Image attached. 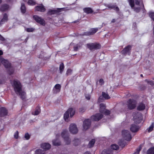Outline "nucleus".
Returning a JSON list of instances; mask_svg holds the SVG:
<instances>
[{
	"label": "nucleus",
	"instance_id": "nucleus-1",
	"mask_svg": "<svg viewBox=\"0 0 154 154\" xmlns=\"http://www.w3.org/2000/svg\"><path fill=\"white\" fill-rule=\"evenodd\" d=\"M100 113L96 114L91 117V120L94 121H97L101 119L103 117L104 114L108 115L110 114V111L105 109V105L103 103L100 104Z\"/></svg>",
	"mask_w": 154,
	"mask_h": 154
},
{
	"label": "nucleus",
	"instance_id": "nucleus-2",
	"mask_svg": "<svg viewBox=\"0 0 154 154\" xmlns=\"http://www.w3.org/2000/svg\"><path fill=\"white\" fill-rule=\"evenodd\" d=\"M12 85L16 94H18L22 99H24L25 97L26 94L22 90V86L20 82L18 80H14L12 83Z\"/></svg>",
	"mask_w": 154,
	"mask_h": 154
},
{
	"label": "nucleus",
	"instance_id": "nucleus-3",
	"mask_svg": "<svg viewBox=\"0 0 154 154\" xmlns=\"http://www.w3.org/2000/svg\"><path fill=\"white\" fill-rule=\"evenodd\" d=\"M0 61L5 67L7 69L8 72L10 75H11L14 73V68L11 66V63L8 60H5L2 58H0Z\"/></svg>",
	"mask_w": 154,
	"mask_h": 154
},
{
	"label": "nucleus",
	"instance_id": "nucleus-4",
	"mask_svg": "<svg viewBox=\"0 0 154 154\" xmlns=\"http://www.w3.org/2000/svg\"><path fill=\"white\" fill-rule=\"evenodd\" d=\"M0 61L5 67L7 69L8 72L10 75H11L14 73V68L11 66V63L8 60H5L2 58H0Z\"/></svg>",
	"mask_w": 154,
	"mask_h": 154
},
{
	"label": "nucleus",
	"instance_id": "nucleus-5",
	"mask_svg": "<svg viewBox=\"0 0 154 154\" xmlns=\"http://www.w3.org/2000/svg\"><path fill=\"white\" fill-rule=\"evenodd\" d=\"M61 136L63 138L66 144H69L71 141L69 137L68 131L66 130H63L61 133Z\"/></svg>",
	"mask_w": 154,
	"mask_h": 154
},
{
	"label": "nucleus",
	"instance_id": "nucleus-6",
	"mask_svg": "<svg viewBox=\"0 0 154 154\" xmlns=\"http://www.w3.org/2000/svg\"><path fill=\"white\" fill-rule=\"evenodd\" d=\"M88 48L91 50L93 49H98L100 48L101 46L100 44L97 43H90L87 44Z\"/></svg>",
	"mask_w": 154,
	"mask_h": 154
},
{
	"label": "nucleus",
	"instance_id": "nucleus-7",
	"mask_svg": "<svg viewBox=\"0 0 154 154\" xmlns=\"http://www.w3.org/2000/svg\"><path fill=\"white\" fill-rule=\"evenodd\" d=\"M69 130L70 132L73 134H77L78 131L76 125L73 123H72L69 125Z\"/></svg>",
	"mask_w": 154,
	"mask_h": 154
},
{
	"label": "nucleus",
	"instance_id": "nucleus-8",
	"mask_svg": "<svg viewBox=\"0 0 154 154\" xmlns=\"http://www.w3.org/2000/svg\"><path fill=\"white\" fill-rule=\"evenodd\" d=\"M122 134V136L125 140L129 141L131 139V135L128 131L126 130H123Z\"/></svg>",
	"mask_w": 154,
	"mask_h": 154
},
{
	"label": "nucleus",
	"instance_id": "nucleus-9",
	"mask_svg": "<svg viewBox=\"0 0 154 154\" xmlns=\"http://www.w3.org/2000/svg\"><path fill=\"white\" fill-rule=\"evenodd\" d=\"M134 121L137 123H139L142 119L141 114L140 113H137L136 115H133Z\"/></svg>",
	"mask_w": 154,
	"mask_h": 154
},
{
	"label": "nucleus",
	"instance_id": "nucleus-10",
	"mask_svg": "<svg viewBox=\"0 0 154 154\" xmlns=\"http://www.w3.org/2000/svg\"><path fill=\"white\" fill-rule=\"evenodd\" d=\"M136 102L133 100H129L128 102V106L129 109H134L136 106Z\"/></svg>",
	"mask_w": 154,
	"mask_h": 154
},
{
	"label": "nucleus",
	"instance_id": "nucleus-11",
	"mask_svg": "<svg viewBox=\"0 0 154 154\" xmlns=\"http://www.w3.org/2000/svg\"><path fill=\"white\" fill-rule=\"evenodd\" d=\"M91 121L89 119L85 120L83 123V127L84 130H87L90 127Z\"/></svg>",
	"mask_w": 154,
	"mask_h": 154
},
{
	"label": "nucleus",
	"instance_id": "nucleus-12",
	"mask_svg": "<svg viewBox=\"0 0 154 154\" xmlns=\"http://www.w3.org/2000/svg\"><path fill=\"white\" fill-rule=\"evenodd\" d=\"M34 19L40 24L44 26L45 24V21L41 17L37 15H34L33 17Z\"/></svg>",
	"mask_w": 154,
	"mask_h": 154
},
{
	"label": "nucleus",
	"instance_id": "nucleus-13",
	"mask_svg": "<svg viewBox=\"0 0 154 154\" xmlns=\"http://www.w3.org/2000/svg\"><path fill=\"white\" fill-rule=\"evenodd\" d=\"M105 6L110 9H114L117 12H118L119 11V9L118 7L116 6L115 5L112 4H106Z\"/></svg>",
	"mask_w": 154,
	"mask_h": 154
},
{
	"label": "nucleus",
	"instance_id": "nucleus-14",
	"mask_svg": "<svg viewBox=\"0 0 154 154\" xmlns=\"http://www.w3.org/2000/svg\"><path fill=\"white\" fill-rule=\"evenodd\" d=\"M60 136L59 134H57L56 135V139L53 140L52 143L53 145L54 146H59L61 144V142L58 139Z\"/></svg>",
	"mask_w": 154,
	"mask_h": 154
},
{
	"label": "nucleus",
	"instance_id": "nucleus-15",
	"mask_svg": "<svg viewBox=\"0 0 154 154\" xmlns=\"http://www.w3.org/2000/svg\"><path fill=\"white\" fill-rule=\"evenodd\" d=\"M8 112L6 109L3 107H0V116L7 115Z\"/></svg>",
	"mask_w": 154,
	"mask_h": 154
},
{
	"label": "nucleus",
	"instance_id": "nucleus-16",
	"mask_svg": "<svg viewBox=\"0 0 154 154\" xmlns=\"http://www.w3.org/2000/svg\"><path fill=\"white\" fill-rule=\"evenodd\" d=\"M35 9L36 11L41 12H44L45 10L44 6L42 4L36 6Z\"/></svg>",
	"mask_w": 154,
	"mask_h": 154
},
{
	"label": "nucleus",
	"instance_id": "nucleus-17",
	"mask_svg": "<svg viewBox=\"0 0 154 154\" xmlns=\"http://www.w3.org/2000/svg\"><path fill=\"white\" fill-rule=\"evenodd\" d=\"M97 30V28L91 29L89 32H86L85 35H92L95 33Z\"/></svg>",
	"mask_w": 154,
	"mask_h": 154
},
{
	"label": "nucleus",
	"instance_id": "nucleus-18",
	"mask_svg": "<svg viewBox=\"0 0 154 154\" xmlns=\"http://www.w3.org/2000/svg\"><path fill=\"white\" fill-rule=\"evenodd\" d=\"M139 128V126H137L134 124H132L130 128V130L132 132H135L137 131Z\"/></svg>",
	"mask_w": 154,
	"mask_h": 154
},
{
	"label": "nucleus",
	"instance_id": "nucleus-19",
	"mask_svg": "<svg viewBox=\"0 0 154 154\" xmlns=\"http://www.w3.org/2000/svg\"><path fill=\"white\" fill-rule=\"evenodd\" d=\"M61 86L59 84H57L55 85L53 88V92L55 93H57L59 92Z\"/></svg>",
	"mask_w": 154,
	"mask_h": 154
},
{
	"label": "nucleus",
	"instance_id": "nucleus-20",
	"mask_svg": "<svg viewBox=\"0 0 154 154\" xmlns=\"http://www.w3.org/2000/svg\"><path fill=\"white\" fill-rule=\"evenodd\" d=\"M41 147L45 150H47L51 147V145L48 143H44L42 144L41 146Z\"/></svg>",
	"mask_w": 154,
	"mask_h": 154
},
{
	"label": "nucleus",
	"instance_id": "nucleus-21",
	"mask_svg": "<svg viewBox=\"0 0 154 154\" xmlns=\"http://www.w3.org/2000/svg\"><path fill=\"white\" fill-rule=\"evenodd\" d=\"M69 114L71 117H72L75 113V109L74 108H70L67 110Z\"/></svg>",
	"mask_w": 154,
	"mask_h": 154
},
{
	"label": "nucleus",
	"instance_id": "nucleus-22",
	"mask_svg": "<svg viewBox=\"0 0 154 154\" xmlns=\"http://www.w3.org/2000/svg\"><path fill=\"white\" fill-rule=\"evenodd\" d=\"M8 16L6 14H4L2 19L0 21V26L8 20Z\"/></svg>",
	"mask_w": 154,
	"mask_h": 154
},
{
	"label": "nucleus",
	"instance_id": "nucleus-23",
	"mask_svg": "<svg viewBox=\"0 0 154 154\" xmlns=\"http://www.w3.org/2000/svg\"><path fill=\"white\" fill-rule=\"evenodd\" d=\"M41 109L39 106H37L34 112H32V114L34 115H37L40 113Z\"/></svg>",
	"mask_w": 154,
	"mask_h": 154
},
{
	"label": "nucleus",
	"instance_id": "nucleus-24",
	"mask_svg": "<svg viewBox=\"0 0 154 154\" xmlns=\"http://www.w3.org/2000/svg\"><path fill=\"white\" fill-rule=\"evenodd\" d=\"M145 108V106L144 104L141 103L139 104L137 106V109L139 110H142L144 109Z\"/></svg>",
	"mask_w": 154,
	"mask_h": 154
},
{
	"label": "nucleus",
	"instance_id": "nucleus-25",
	"mask_svg": "<svg viewBox=\"0 0 154 154\" xmlns=\"http://www.w3.org/2000/svg\"><path fill=\"white\" fill-rule=\"evenodd\" d=\"M83 11L84 12L87 13L89 14L93 12V11L91 8H84Z\"/></svg>",
	"mask_w": 154,
	"mask_h": 154
},
{
	"label": "nucleus",
	"instance_id": "nucleus-26",
	"mask_svg": "<svg viewBox=\"0 0 154 154\" xmlns=\"http://www.w3.org/2000/svg\"><path fill=\"white\" fill-rule=\"evenodd\" d=\"M83 44L82 42H80L77 44L74 47V50L75 51H77L79 48H81Z\"/></svg>",
	"mask_w": 154,
	"mask_h": 154
},
{
	"label": "nucleus",
	"instance_id": "nucleus-27",
	"mask_svg": "<svg viewBox=\"0 0 154 154\" xmlns=\"http://www.w3.org/2000/svg\"><path fill=\"white\" fill-rule=\"evenodd\" d=\"M69 114L67 110L64 113V119L65 120L66 122L68 121V118L69 117Z\"/></svg>",
	"mask_w": 154,
	"mask_h": 154
},
{
	"label": "nucleus",
	"instance_id": "nucleus-28",
	"mask_svg": "<svg viewBox=\"0 0 154 154\" xmlns=\"http://www.w3.org/2000/svg\"><path fill=\"white\" fill-rule=\"evenodd\" d=\"M112 152L110 149H104L101 153V154H112Z\"/></svg>",
	"mask_w": 154,
	"mask_h": 154
},
{
	"label": "nucleus",
	"instance_id": "nucleus-29",
	"mask_svg": "<svg viewBox=\"0 0 154 154\" xmlns=\"http://www.w3.org/2000/svg\"><path fill=\"white\" fill-rule=\"evenodd\" d=\"M8 8V6L7 5H2L0 8V10L2 11H4L7 10Z\"/></svg>",
	"mask_w": 154,
	"mask_h": 154
},
{
	"label": "nucleus",
	"instance_id": "nucleus-30",
	"mask_svg": "<svg viewBox=\"0 0 154 154\" xmlns=\"http://www.w3.org/2000/svg\"><path fill=\"white\" fill-rule=\"evenodd\" d=\"M131 49V46L130 45H128L123 50V52L124 53H126L129 51Z\"/></svg>",
	"mask_w": 154,
	"mask_h": 154
},
{
	"label": "nucleus",
	"instance_id": "nucleus-31",
	"mask_svg": "<svg viewBox=\"0 0 154 154\" xmlns=\"http://www.w3.org/2000/svg\"><path fill=\"white\" fill-rule=\"evenodd\" d=\"M147 154H154V147H151L147 151Z\"/></svg>",
	"mask_w": 154,
	"mask_h": 154
},
{
	"label": "nucleus",
	"instance_id": "nucleus-32",
	"mask_svg": "<svg viewBox=\"0 0 154 154\" xmlns=\"http://www.w3.org/2000/svg\"><path fill=\"white\" fill-rule=\"evenodd\" d=\"M58 13V11L55 10H50L48 12V14L52 15L54 14H56Z\"/></svg>",
	"mask_w": 154,
	"mask_h": 154
},
{
	"label": "nucleus",
	"instance_id": "nucleus-33",
	"mask_svg": "<svg viewBox=\"0 0 154 154\" xmlns=\"http://www.w3.org/2000/svg\"><path fill=\"white\" fill-rule=\"evenodd\" d=\"M112 149L114 150H117L119 149V146L117 145L114 144L111 146Z\"/></svg>",
	"mask_w": 154,
	"mask_h": 154
},
{
	"label": "nucleus",
	"instance_id": "nucleus-34",
	"mask_svg": "<svg viewBox=\"0 0 154 154\" xmlns=\"http://www.w3.org/2000/svg\"><path fill=\"white\" fill-rule=\"evenodd\" d=\"M21 12L23 13H24L26 11L25 6L24 4H22L21 7Z\"/></svg>",
	"mask_w": 154,
	"mask_h": 154
},
{
	"label": "nucleus",
	"instance_id": "nucleus-35",
	"mask_svg": "<svg viewBox=\"0 0 154 154\" xmlns=\"http://www.w3.org/2000/svg\"><path fill=\"white\" fill-rule=\"evenodd\" d=\"M102 95L103 97L106 99H108L110 98V97L109 96L108 94L104 92H102Z\"/></svg>",
	"mask_w": 154,
	"mask_h": 154
},
{
	"label": "nucleus",
	"instance_id": "nucleus-36",
	"mask_svg": "<svg viewBox=\"0 0 154 154\" xmlns=\"http://www.w3.org/2000/svg\"><path fill=\"white\" fill-rule=\"evenodd\" d=\"M35 154H45L44 151L41 149H37L35 151Z\"/></svg>",
	"mask_w": 154,
	"mask_h": 154
},
{
	"label": "nucleus",
	"instance_id": "nucleus-37",
	"mask_svg": "<svg viewBox=\"0 0 154 154\" xmlns=\"http://www.w3.org/2000/svg\"><path fill=\"white\" fill-rule=\"evenodd\" d=\"M79 143V140L78 139L75 138L73 140V144L75 146L77 145Z\"/></svg>",
	"mask_w": 154,
	"mask_h": 154
},
{
	"label": "nucleus",
	"instance_id": "nucleus-38",
	"mask_svg": "<svg viewBox=\"0 0 154 154\" xmlns=\"http://www.w3.org/2000/svg\"><path fill=\"white\" fill-rule=\"evenodd\" d=\"M95 142V140L94 139H92L91 141H90L88 144L89 146L90 147L93 146Z\"/></svg>",
	"mask_w": 154,
	"mask_h": 154
},
{
	"label": "nucleus",
	"instance_id": "nucleus-39",
	"mask_svg": "<svg viewBox=\"0 0 154 154\" xmlns=\"http://www.w3.org/2000/svg\"><path fill=\"white\" fill-rule=\"evenodd\" d=\"M141 146H139L136 149V151L133 153V154H139V152L141 149Z\"/></svg>",
	"mask_w": 154,
	"mask_h": 154
},
{
	"label": "nucleus",
	"instance_id": "nucleus-40",
	"mask_svg": "<svg viewBox=\"0 0 154 154\" xmlns=\"http://www.w3.org/2000/svg\"><path fill=\"white\" fill-rule=\"evenodd\" d=\"M64 69V64L63 63H61L60 64V73H61Z\"/></svg>",
	"mask_w": 154,
	"mask_h": 154
},
{
	"label": "nucleus",
	"instance_id": "nucleus-41",
	"mask_svg": "<svg viewBox=\"0 0 154 154\" xmlns=\"http://www.w3.org/2000/svg\"><path fill=\"white\" fill-rule=\"evenodd\" d=\"M128 1L131 7L133 8L134 6V0H128Z\"/></svg>",
	"mask_w": 154,
	"mask_h": 154
},
{
	"label": "nucleus",
	"instance_id": "nucleus-42",
	"mask_svg": "<svg viewBox=\"0 0 154 154\" xmlns=\"http://www.w3.org/2000/svg\"><path fill=\"white\" fill-rule=\"evenodd\" d=\"M153 123H152L150 127L147 129L148 131L149 132H150L152 131L153 130Z\"/></svg>",
	"mask_w": 154,
	"mask_h": 154
},
{
	"label": "nucleus",
	"instance_id": "nucleus-43",
	"mask_svg": "<svg viewBox=\"0 0 154 154\" xmlns=\"http://www.w3.org/2000/svg\"><path fill=\"white\" fill-rule=\"evenodd\" d=\"M28 4L29 5H33L35 4V2L32 0H30L28 1Z\"/></svg>",
	"mask_w": 154,
	"mask_h": 154
},
{
	"label": "nucleus",
	"instance_id": "nucleus-44",
	"mask_svg": "<svg viewBox=\"0 0 154 154\" xmlns=\"http://www.w3.org/2000/svg\"><path fill=\"white\" fill-rule=\"evenodd\" d=\"M30 137V136L29 134L28 133H26L25 134L24 137L26 140H29Z\"/></svg>",
	"mask_w": 154,
	"mask_h": 154
},
{
	"label": "nucleus",
	"instance_id": "nucleus-45",
	"mask_svg": "<svg viewBox=\"0 0 154 154\" xmlns=\"http://www.w3.org/2000/svg\"><path fill=\"white\" fill-rule=\"evenodd\" d=\"M149 17L152 19L154 20V13L150 12L149 14Z\"/></svg>",
	"mask_w": 154,
	"mask_h": 154
},
{
	"label": "nucleus",
	"instance_id": "nucleus-46",
	"mask_svg": "<svg viewBox=\"0 0 154 154\" xmlns=\"http://www.w3.org/2000/svg\"><path fill=\"white\" fill-rule=\"evenodd\" d=\"M34 30V29L32 28H28L26 29V31L29 32H32Z\"/></svg>",
	"mask_w": 154,
	"mask_h": 154
},
{
	"label": "nucleus",
	"instance_id": "nucleus-47",
	"mask_svg": "<svg viewBox=\"0 0 154 154\" xmlns=\"http://www.w3.org/2000/svg\"><path fill=\"white\" fill-rule=\"evenodd\" d=\"M72 72V70L70 69H68L67 70L66 74L67 75H70Z\"/></svg>",
	"mask_w": 154,
	"mask_h": 154
},
{
	"label": "nucleus",
	"instance_id": "nucleus-48",
	"mask_svg": "<svg viewBox=\"0 0 154 154\" xmlns=\"http://www.w3.org/2000/svg\"><path fill=\"white\" fill-rule=\"evenodd\" d=\"M100 85H102L104 83V82L102 79H100L99 80Z\"/></svg>",
	"mask_w": 154,
	"mask_h": 154
},
{
	"label": "nucleus",
	"instance_id": "nucleus-49",
	"mask_svg": "<svg viewBox=\"0 0 154 154\" xmlns=\"http://www.w3.org/2000/svg\"><path fill=\"white\" fill-rule=\"evenodd\" d=\"M85 108L84 107H81L79 109V111L80 112H85Z\"/></svg>",
	"mask_w": 154,
	"mask_h": 154
},
{
	"label": "nucleus",
	"instance_id": "nucleus-50",
	"mask_svg": "<svg viewBox=\"0 0 154 154\" xmlns=\"http://www.w3.org/2000/svg\"><path fill=\"white\" fill-rule=\"evenodd\" d=\"M18 132L17 131H16L14 135V137L16 138L17 139L18 137Z\"/></svg>",
	"mask_w": 154,
	"mask_h": 154
},
{
	"label": "nucleus",
	"instance_id": "nucleus-51",
	"mask_svg": "<svg viewBox=\"0 0 154 154\" xmlns=\"http://www.w3.org/2000/svg\"><path fill=\"white\" fill-rule=\"evenodd\" d=\"M119 144L120 146H122V147H123V146H125V144L123 143V142H121L120 141L119 142Z\"/></svg>",
	"mask_w": 154,
	"mask_h": 154
},
{
	"label": "nucleus",
	"instance_id": "nucleus-52",
	"mask_svg": "<svg viewBox=\"0 0 154 154\" xmlns=\"http://www.w3.org/2000/svg\"><path fill=\"white\" fill-rule=\"evenodd\" d=\"M85 97L86 99L88 100H90L91 98L90 95L89 94H86L85 95Z\"/></svg>",
	"mask_w": 154,
	"mask_h": 154
},
{
	"label": "nucleus",
	"instance_id": "nucleus-53",
	"mask_svg": "<svg viewBox=\"0 0 154 154\" xmlns=\"http://www.w3.org/2000/svg\"><path fill=\"white\" fill-rule=\"evenodd\" d=\"M140 10V8H134V11L136 12H138Z\"/></svg>",
	"mask_w": 154,
	"mask_h": 154
},
{
	"label": "nucleus",
	"instance_id": "nucleus-54",
	"mask_svg": "<svg viewBox=\"0 0 154 154\" xmlns=\"http://www.w3.org/2000/svg\"><path fill=\"white\" fill-rule=\"evenodd\" d=\"M135 3L136 5H138L139 4V2L138 0H135Z\"/></svg>",
	"mask_w": 154,
	"mask_h": 154
},
{
	"label": "nucleus",
	"instance_id": "nucleus-55",
	"mask_svg": "<svg viewBox=\"0 0 154 154\" xmlns=\"http://www.w3.org/2000/svg\"><path fill=\"white\" fill-rule=\"evenodd\" d=\"M0 40H4V38L2 37L0 35Z\"/></svg>",
	"mask_w": 154,
	"mask_h": 154
},
{
	"label": "nucleus",
	"instance_id": "nucleus-56",
	"mask_svg": "<svg viewBox=\"0 0 154 154\" xmlns=\"http://www.w3.org/2000/svg\"><path fill=\"white\" fill-rule=\"evenodd\" d=\"M149 83L151 85H154V83L153 82L150 81L149 82Z\"/></svg>",
	"mask_w": 154,
	"mask_h": 154
},
{
	"label": "nucleus",
	"instance_id": "nucleus-57",
	"mask_svg": "<svg viewBox=\"0 0 154 154\" xmlns=\"http://www.w3.org/2000/svg\"><path fill=\"white\" fill-rule=\"evenodd\" d=\"M3 53L2 51L0 50V55H2L3 54Z\"/></svg>",
	"mask_w": 154,
	"mask_h": 154
},
{
	"label": "nucleus",
	"instance_id": "nucleus-58",
	"mask_svg": "<svg viewBox=\"0 0 154 154\" xmlns=\"http://www.w3.org/2000/svg\"><path fill=\"white\" fill-rule=\"evenodd\" d=\"M100 99H101V97H100L98 99V101H99V102H101V101H102L101 100H100Z\"/></svg>",
	"mask_w": 154,
	"mask_h": 154
},
{
	"label": "nucleus",
	"instance_id": "nucleus-59",
	"mask_svg": "<svg viewBox=\"0 0 154 154\" xmlns=\"http://www.w3.org/2000/svg\"><path fill=\"white\" fill-rule=\"evenodd\" d=\"M84 154H90V152H85L84 153Z\"/></svg>",
	"mask_w": 154,
	"mask_h": 154
},
{
	"label": "nucleus",
	"instance_id": "nucleus-60",
	"mask_svg": "<svg viewBox=\"0 0 154 154\" xmlns=\"http://www.w3.org/2000/svg\"><path fill=\"white\" fill-rule=\"evenodd\" d=\"M115 21V19H113L112 20V22L114 23Z\"/></svg>",
	"mask_w": 154,
	"mask_h": 154
},
{
	"label": "nucleus",
	"instance_id": "nucleus-61",
	"mask_svg": "<svg viewBox=\"0 0 154 154\" xmlns=\"http://www.w3.org/2000/svg\"><path fill=\"white\" fill-rule=\"evenodd\" d=\"M2 2V0H0V4Z\"/></svg>",
	"mask_w": 154,
	"mask_h": 154
},
{
	"label": "nucleus",
	"instance_id": "nucleus-62",
	"mask_svg": "<svg viewBox=\"0 0 154 154\" xmlns=\"http://www.w3.org/2000/svg\"><path fill=\"white\" fill-rule=\"evenodd\" d=\"M2 83V82L1 80H0V84Z\"/></svg>",
	"mask_w": 154,
	"mask_h": 154
},
{
	"label": "nucleus",
	"instance_id": "nucleus-63",
	"mask_svg": "<svg viewBox=\"0 0 154 154\" xmlns=\"http://www.w3.org/2000/svg\"><path fill=\"white\" fill-rule=\"evenodd\" d=\"M140 76H141V77H142L143 76V75L142 74H141L140 75Z\"/></svg>",
	"mask_w": 154,
	"mask_h": 154
}]
</instances>
